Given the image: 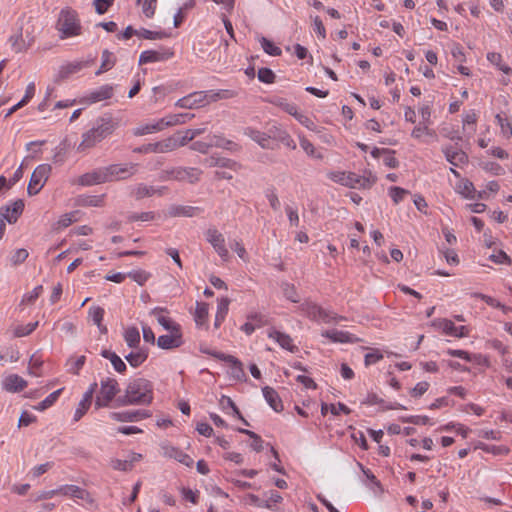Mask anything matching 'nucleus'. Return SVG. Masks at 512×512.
<instances>
[{"label": "nucleus", "mask_w": 512, "mask_h": 512, "mask_svg": "<svg viewBox=\"0 0 512 512\" xmlns=\"http://www.w3.org/2000/svg\"><path fill=\"white\" fill-rule=\"evenodd\" d=\"M121 405H149L153 401V385L144 378H137L128 383L125 393L118 399Z\"/></svg>", "instance_id": "1"}, {"label": "nucleus", "mask_w": 512, "mask_h": 512, "mask_svg": "<svg viewBox=\"0 0 512 512\" xmlns=\"http://www.w3.org/2000/svg\"><path fill=\"white\" fill-rule=\"evenodd\" d=\"M117 127L112 117L98 118L91 129L83 133L82 141L77 146L78 152H86L111 135Z\"/></svg>", "instance_id": "2"}, {"label": "nucleus", "mask_w": 512, "mask_h": 512, "mask_svg": "<svg viewBox=\"0 0 512 512\" xmlns=\"http://www.w3.org/2000/svg\"><path fill=\"white\" fill-rule=\"evenodd\" d=\"M56 29L59 32V38L62 40L81 35L82 26L77 12L71 8L62 9L59 13Z\"/></svg>", "instance_id": "3"}, {"label": "nucleus", "mask_w": 512, "mask_h": 512, "mask_svg": "<svg viewBox=\"0 0 512 512\" xmlns=\"http://www.w3.org/2000/svg\"><path fill=\"white\" fill-rule=\"evenodd\" d=\"M202 171L195 167H173L170 169L162 170L159 179L162 181H187L191 184L200 180Z\"/></svg>", "instance_id": "4"}, {"label": "nucleus", "mask_w": 512, "mask_h": 512, "mask_svg": "<svg viewBox=\"0 0 512 512\" xmlns=\"http://www.w3.org/2000/svg\"><path fill=\"white\" fill-rule=\"evenodd\" d=\"M138 164L128 163L125 165L111 164L104 169L105 180L107 182L125 180L132 177L137 172Z\"/></svg>", "instance_id": "5"}, {"label": "nucleus", "mask_w": 512, "mask_h": 512, "mask_svg": "<svg viewBox=\"0 0 512 512\" xmlns=\"http://www.w3.org/2000/svg\"><path fill=\"white\" fill-rule=\"evenodd\" d=\"M100 391L95 400L97 408L107 407L119 392V385L114 378H105L101 380Z\"/></svg>", "instance_id": "6"}, {"label": "nucleus", "mask_w": 512, "mask_h": 512, "mask_svg": "<svg viewBox=\"0 0 512 512\" xmlns=\"http://www.w3.org/2000/svg\"><path fill=\"white\" fill-rule=\"evenodd\" d=\"M51 170L52 168L49 164H41L35 168L27 188L29 195H36L40 192L48 180Z\"/></svg>", "instance_id": "7"}, {"label": "nucleus", "mask_w": 512, "mask_h": 512, "mask_svg": "<svg viewBox=\"0 0 512 512\" xmlns=\"http://www.w3.org/2000/svg\"><path fill=\"white\" fill-rule=\"evenodd\" d=\"M57 489L58 495L82 500L89 506H93L95 504V500L92 497L91 493L88 490L81 488L77 485L66 484L58 487Z\"/></svg>", "instance_id": "8"}, {"label": "nucleus", "mask_w": 512, "mask_h": 512, "mask_svg": "<svg viewBox=\"0 0 512 512\" xmlns=\"http://www.w3.org/2000/svg\"><path fill=\"white\" fill-rule=\"evenodd\" d=\"M206 240L212 245L215 252L220 256L223 261H227L230 257L229 251L226 248L225 238L221 232L216 228H209L205 232Z\"/></svg>", "instance_id": "9"}, {"label": "nucleus", "mask_w": 512, "mask_h": 512, "mask_svg": "<svg viewBox=\"0 0 512 512\" xmlns=\"http://www.w3.org/2000/svg\"><path fill=\"white\" fill-rule=\"evenodd\" d=\"M176 150L175 149V139L172 138V136H169L168 138L154 142V143H148L145 145H142L140 147H137L134 149V152L136 153H168Z\"/></svg>", "instance_id": "10"}, {"label": "nucleus", "mask_w": 512, "mask_h": 512, "mask_svg": "<svg viewBox=\"0 0 512 512\" xmlns=\"http://www.w3.org/2000/svg\"><path fill=\"white\" fill-rule=\"evenodd\" d=\"M345 186L350 188H370L375 184L377 178L369 172L367 176L358 175L353 172H347L345 175Z\"/></svg>", "instance_id": "11"}, {"label": "nucleus", "mask_w": 512, "mask_h": 512, "mask_svg": "<svg viewBox=\"0 0 512 512\" xmlns=\"http://www.w3.org/2000/svg\"><path fill=\"white\" fill-rule=\"evenodd\" d=\"M24 210V202L21 199L14 201L11 205H5L0 208V215L8 223H15Z\"/></svg>", "instance_id": "12"}, {"label": "nucleus", "mask_w": 512, "mask_h": 512, "mask_svg": "<svg viewBox=\"0 0 512 512\" xmlns=\"http://www.w3.org/2000/svg\"><path fill=\"white\" fill-rule=\"evenodd\" d=\"M183 344L182 331L169 332V334L161 335L157 339V345L161 349H174Z\"/></svg>", "instance_id": "13"}, {"label": "nucleus", "mask_w": 512, "mask_h": 512, "mask_svg": "<svg viewBox=\"0 0 512 512\" xmlns=\"http://www.w3.org/2000/svg\"><path fill=\"white\" fill-rule=\"evenodd\" d=\"M110 417L118 422H134L150 417V413L147 410L112 412Z\"/></svg>", "instance_id": "14"}, {"label": "nucleus", "mask_w": 512, "mask_h": 512, "mask_svg": "<svg viewBox=\"0 0 512 512\" xmlns=\"http://www.w3.org/2000/svg\"><path fill=\"white\" fill-rule=\"evenodd\" d=\"M442 152L446 160L453 166H460L468 162L467 154L461 149H456L451 145L444 146Z\"/></svg>", "instance_id": "15"}, {"label": "nucleus", "mask_w": 512, "mask_h": 512, "mask_svg": "<svg viewBox=\"0 0 512 512\" xmlns=\"http://www.w3.org/2000/svg\"><path fill=\"white\" fill-rule=\"evenodd\" d=\"M77 183L81 186H93L106 183L103 167L81 175L78 178Z\"/></svg>", "instance_id": "16"}, {"label": "nucleus", "mask_w": 512, "mask_h": 512, "mask_svg": "<svg viewBox=\"0 0 512 512\" xmlns=\"http://www.w3.org/2000/svg\"><path fill=\"white\" fill-rule=\"evenodd\" d=\"M244 134L255 141L263 149H274L271 141V133L266 134L251 127L244 129Z\"/></svg>", "instance_id": "17"}, {"label": "nucleus", "mask_w": 512, "mask_h": 512, "mask_svg": "<svg viewBox=\"0 0 512 512\" xmlns=\"http://www.w3.org/2000/svg\"><path fill=\"white\" fill-rule=\"evenodd\" d=\"M89 65V61H74L66 63L60 66L58 74L56 76V81L64 80L68 78L70 75L81 71L83 68L88 67Z\"/></svg>", "instance_id": "18"}, {"label": "nucleus", "mask_w": 512, "mask_h": 512, "mask_svg": "<svg viewBox=\"0 0 512 512\" xmlns=\"http://www.w3.org/2000/svg\"><path fill=\"white\" fill-rule=\"evenodd\" d=\"M113 96V86L103 85L96 90L89 92L83 99L84 102L92 104L110 99Z\"/></svg>", "instance_id": "19"}, {"label": "nucleus", "mask_w": 512, "mask_h": 512, "mask_svg": "<svg viewBox=\"0 0 512 512\" xmlns=\"http://www.w3.org/2000/svg\"><path fill=\"white\" fill-rule=\"evenodd\" d=\"M173 56V52L170 50L156 51V50H145L140 54L139 64L153 63L159 61H165Z\"/></svg>", "instance_id": "20"}, {"label": "nucleus", "mask_w": 512, "mask_h": 512, "mask_svg": "<svg viewBox=\"0 0 512 512\" xmlns=\"http://www.w3.org/2000/svg\"><path fill=\"white\" fill-rule=\"evenodd\" d=\"M206 131V128H195V129H187L185 132H177L172 135V138L175 139V149L185 146L188 142L192 141L195 137L203 134Z\"/></svg>", "instance_id": "21"}, {"label": "nucleus", "mask_w": 512, "mask_h": 512, "mask_svg": "<svg viewBox=\"0 0 512 512\" xmlns=\"http://www.w3.org/2000/svg\"><path fill=\"white\" fill-rule=\"evenodd\" d=\"M163 454L168 458L177 460L187 467H191L194 463L193 459L188 454L174 446H164Z\"/></svg>", "instance_id": "22"}, {"label": "nucleus", "mask_w": 512, "mask_h": 512, "mask_svg": "<svg viewBox=\"0 0 512 512\" xmlns=\"http://www.w3.org/2000/svg\"><path fill=\"white\" fill-rule=\"evenodd\" d=\"M175 105L183 109H195L202 107L204 106L202 93L201 91L193 92L185 97L180 98Z\"/></svg>", "instance_id": "23"}, {"label": "nucleus", "mask_w": 512, "mask_h": 512, "mask_svg": "<svg viewBox=\"0 0 512 512\" xmlns=\"http://www.w3.org/2000/svg\"><path fill=\"white\" fill-rule=\"evenodd\" d=\"M268 337L277 342L281 348L290 352H294L297 349L296 346L293 345V340L288 334L282 333L274 328L268 331Z\"/></svg>", "instance_id": "24"}, {"label": "nucleus", "mask_w": 512, "mask_h": 512, "mask_svg": "<svg viewBox=\"0 0 512 512\" xmlns=\"http://www.w3.org/2000/svg\"><path fill=\"white\" fill-rule=\"evenodd\" d=\"M165 309L161 307H156L151 311V314L155 315L157 317L158 323L167 331L169 332H177L181 331V326L173 321L171 318L166 317L162 315L161 313L164 312Z\"/></svg>", "instance_id": "25"}, {"label": "nucleus", "mask_w": 512, "mask_h": 512, "mask_svg": "<svg viewBox=\"0 0 512 512\" xmlns=\"http://www.w3.org/2000/svg\"><path fill=\"white\" fill-rule=\"evenodd\" d=\"M193 118H194V114L180 113V114L168 115L159 120H160L162 129L164 130L165 128H168V127L184 124V123L192 120Z\"/></svg>", "instance_id": "26"}, {"label": "nucleus", "mask_w": 512, "mask_h": 512, "mask_svg": "<svg viewBox=\"0 0 512 512\" xmlns=\"http://www.w3.org/2000/svg\"><path fill=\"white\" fill-rule=\"evenodd\" d=\"M262 392L266 402L274 411L281 412L283 410L282 400L275 389L265 386L262 388Z\"/></svg>", "instance_id": "27"}, {"label": "nucleus", "mask_w": 512, "mask_h": 512, "mask_svg": "<svg viewBox=\"0 0 512 512\" xmlns=\"http://www.w3.org/2000/svg\"><path fill=\"white\" fill-rule=\"evenodd\" d=\"M27 386V382L16 374L9 375L3 381V388L9 392H20Z\"/></svg>", "instance_id": "28"}, {"label": "nucleus", "mask_w": 512, "mask_h": 512, "mask_svg": "<svg viewBox=\"0 0 512 512\" xmlns=\"http://www.w3.org/2000/svg\"><path fill=\"white\" fill-rule=\"evenodd\" d=\"M363 404H366V405H383L382 409L383 410H394V409H406L405 406L401 405L400 403H397V402H391V403H385V401L380 398L377 394L375 393H369L366 397V399L363 401Z\"/></svg>", "instance_id": "29"}, {"label": "nucleus", "mask_w": 512, "mask_h": 512, "mask_svg": "<svg viewBox=\"0 0 512 512\" xmlns=\"http://www.w3.org/2000/svg\"><path fill=\"white\" fill-rule=\"evenodd\" d=\"M269 132L271 133V140H277L291 150L296 149V143L287 131L274 127Z\"/></svg>", "instance_id": "30"}, {"label": "nucleus", "mask_w": 512, "mask_h": 512, "mask_svg": "<svg viewBox=\"0 0 512 512\" xmlns=\"http://www.w3.org/2000/svg\"><path fill=\"white\" fill-rule=\"evenodd\" d=\"M443 332L447 335L462 338L468 335V328L466 326H455V324L448 319L442 321Z\"/></svg>", "instance_id": "31"}, {"label": "nucleus", "mask_w": 512, "mask_h": 512, "mask_svg": "<svg viewBox=\"0 0 512 512\" xmlns=\"http://www.w3.org/2000/svg\"><path fill=\"white\" fill-rule=\"evenodd\" d=\"M201 212L199 207L174 205L169 209V215L173 217H194Z\"/></svg>", "instance_id": "32"}, {"label": "nucleus", "mask_w": 512, "mask_h": 512, "mask_svg": "<svg viewBox=\"0 0 512 512\" xmlns=\"http://www.w3.org/2000/svg\"><path fill=\"white\" fill-rule=\"evenodd\" d=\"M322 336L329 338L333 342H340V343L354 342L356 340L354 335L350 334L349 332L339 331L336 329L327 330L322 333Z\"/></svg>", "instance_id": "33"}, {"label": "nucleus", "mask_w": 512, "mask_h": 512, "mask_svg": "<svg viewBox=\"0 0 512 512\" xmlns=\"http://www.w3.org/2000/svg\"><path fill=\"white\" fill-rule=\"evenodd\" d=\"M148 358V350L146 348H138L137 351L131 352L125 356V359L132 367H139Z\"/></svg>", "instance_id": "34"}, {"label": "nucleus", "mask_w": 512, "mask_h": 512, "mask_svg": "<svg viewBox=\"0 0 512 512\" xmlns=\"http://www.w3.org/2000/svg\"><path fill=\"white\" fill-rule=\"evenodd\" d=\"M162 130L163 129H162V126L160 124V120H157V121H154V122H151V123L139 125L138 127H136L133 130V134L135 136H144V135H147V134H152V133L160 132Z\"/></svg>", "instance_id": "35"}, {"label": "nucleus", "mask_w": 512, "mask_h": 512, "mask_svg": "<svg viewBox=\"0 0 512 512\" xmlns=\"http://www.w3.org/2000/svg\"><path fill=\"white\" fill-rule=\"evenodd\" d=\"M156 194V188L153 186H148L146 184L140 183L133 187L131 191V195L137 199L140 200L145 197H151Z\"/></svg>", "instance_id": "36"}, {"label": "nucleus", "mask_w": 512, "mask_h": 512, "mask_svg": "<svg viewBox=\"0 0 512 512\" xmlns=\"http://www.w3.org/2000/svg\"><path fill=\"white\" fill-rule=\"evenodd\" d=\"M229 303H230V301L228 298H221L218 300L217 313L215 315V322H214V326L216 328H218L222 324V322L225 320L226 315L228 313Z\"/></svg>", "instance_id": "37"}, {"label": "nucleus", "mask_w": 512, "mask_h": 512, "mask_svg": "<svg viewBox=\"0 0 512 512\" xmlns=\"http://www.w3.org/2000/svg\"><path fill=\"white\" fill-rule=\"evenodd\" d=\"M101 356L106 359H109L111 364L113 365V368L118 373H123L126 371V364L116 353L111 352L109 350H102Z\"/></svg>", "instance_id": "38"}, {"label": "nucleus", "mask_w": 512, "mask_h": 512, "mask_svg": "<svg viewBox=\"0 0 512 512\" xmlns=\"http://www.w3.org/2000/svg\"><path fill=\"white\" fill-rule=\"evenodd\" d=\"M209 306L205 302H197L194 319L197 326H203L207 323Z\"/></svg>", "instance_id": "39"}, {"label": "nucleus", "mask_w": 512, "mask_h": 512, "mask_svg": "<svg viewBox=\"0 0 512 512\" xmlns=\"http://www.w3.org/2000/svg\"><path fill=\"white\" fill-rule=\"evenodd\" d=\"M116 63V58L115 56L113 55L112 52L108 51V50H104L102 52V62H101V66L100 68L96 71V75H100L106 71H109L110 69H112V67L115 65Z\"/></svg>", "instance_id": "40"}, {"label": "nucleus", "mask_w": 512, "mask_h": 512, "mask_svg": "<svg viewBox=\"0 0 512 512\" xmlns=\"http://www.w3.org/2000/svg\"><path fill=\"white\" fill-rule=\"evenodd\" d=\"M89 317L92 319L94 324L97 325L101 333H106L107 328L102 325V320L104 317V309L100 306H93L89 309Z\"/></svg>", "instance_id": "41"}, {"label": "nucleus", "mask_w": 512, "mask_h": 512, "mask_svg": "<svg viewBox=\"0 0 512 512\" xmlns=\"http://www.w3.org/2000/svg\"><path fill=\"white\" fill-rule=\"evenodd\" d=\"M124 339L130 348H138L140 344V333L136 327H129L124 333Z\"/></svg>", "instance_id": "42"}, {"label": "nucleus", "mask_w": 512, "mask_h": 512, "mask_svg": "<svg viewBox=\"0 0 512 512\" xmlns=\"http://www.w3.org/2000/svg\"><path fill=\"white\" fill-rule=\"evenodd\" d=\"M90 393H84L82 400L79 402L78 407L74 413V421H79L87 412L91 405L92 398L89 397Z\"/></svg>", "instance_id": "43"}, {"label": "nucleus", "mask_w": 512, "mask_h": 512, "mask_svg": "<svg viewBox=\"0 0 512 512\" xmlns=\"http://www.w3.org/2000/svg\"><path fill=\"white\" fill-rule=\"evenodd\" d=\"M320 309L321 306L313 302H305L300 306V310L303 312V314L313 321L318 319Z\"/></svg>", "instance_id": "44"}, {"label": "nucleus", "mask_w": 512, "mask_h": 512, "mask_svg": "<svg viewBox=\"0 0 512 512\" xmlns=\"http://www.w3.org/2000/svg\"><path fill=\"white\" fill-rule=\"evenodd\" d=\"M78 211L63 214L56 223V229H63L78 221Z\"/></svg>", "instance_id": "45"}, {"label": "nucleus", "mask_w": 512, "mask_h": 512, "mask_svg": "<svg viewBox=\"0 0 512 512\" xmlns=\"http://www.w3.org/2000/svg\"><path fill=\"white\" fill-rule=\"evenodd\" d=\"M86 361V357L84 355L79 356L77 358H69L67 361L68 372L74 375H78L79 371L82 369Z\"/></svg>", "instance_id": "46"}, {"label": "nucleus", "mask_w": 512, "mask_h": 512, "mask_svg": "<svg viewBox=\"0 0 512 512\" xmlns=\"http://www.w3.org/2000/svg\"><path fill=\"white\" fill-rule=\"evenodd\" d=\"M238 432L248 435L252 439L251 448L256 452H260L263 449V440L262 438L253 431L239 428Z\"/></svg>", "instance_id": "47"}, {"label": "nucleus", "mask_w": 512, "mask_h": 512, "mask_svg": "<svg viewBox=\"0 0 512 512\" xmlns=\"http://www.w3.org/2000/svg\"><path fill=\"white\" fill-rule=\"evenodd\" d=\"M300 146L308 156L316 159H323V154L318 152L314 145L305 137L300 138Z\"/></svg>", "instance_id": "48"}, {"label": "nucleus", "mask_w": 512, "mask_h": 512, "mask_svg": "<svg viewBox=\"0 0 512 512\" xmlns=\"http://www.w3.org/2000/svg\"><path fill=\"white\" fill-rule=\"evenodd\" d=\"M477 448L483 450L486 453H491L494 455H506L509 452V449L506 446H496L485 443H479Z\"/></svg>", "instance_id": "49"}, {"label": "nucleus", "mask_w": 512, "mask_h": 512, "mask_svg": "<svg viewBox=\"0 0 512 512\" xmlns=\"http://www.w3.org/2000/svg\"><path fill=\"white\" fill-rule=\"evenodd\" d=\"M220 405L222 406L223 409H225L226 407L231 408L233 410V414L235 416H237L245 425H249L247 420H245L243 418V416L241 415L239 409L237 408V406L235 405V403L233 402V400L230 397L222 396V398L220 400Z\"/></svg>", "instance_id": "50"}, {"label": "nucleus", "mask_w": 512, "mask_h": 512, "mask_svg": "<svg viewBox=\"0 0 512 512\" xmlns=\"http://www.w3.org/2000/svg\"><path fill=\"white\" fill-rule=\"evenodd\" d=\"M235 362H229L231 365V376L236 380H246V374L244 372L242 363L234 357Z\"/></svg>", "instance_id": "51"}, {"label": "nucleus", "mask_w": 512, "mask_h": 512, "mask_svg": "<svg viewBox=\"0 0 512 512\" xmlns=\"http://www.w3.org/2000/svg\"><path fill=\"white\" fill-rule=\"evenodd\" d=\"M477 122V115L475 112L471 111L467 113L463 118V128L468 131L469 135H472L475 131V124Z\"/></svg>", "instance_id": "52"}, {"label": "nucleus", "mask_w": 512, "mask_h": 512, "mask_svg": "<svg viewBox=\"0 0 512 512\" xmlns=\"http://www.w3.org/2000/svg\"><path fill=\"white\" fill-rule=\"evenodd\" d=\"M260 43H261V47L263 48V50L271 55V56H279L281 55L282 51L281 49L276 46L272 41H270L269 39L265 38V37H262L260 39Z\"/></svg>", "instance_id": "53"}, {"label": "nucleus", "mask_w": 512, "mask_h": 512, "mask_svg": "<svg viewBox=\"0 0 512 512\" xmlns=\"http://www.w3.org/2000/svg\"><path fill=\"white\" fill-rule=\"evenodd\" d=\"M138 37H141L143 39H149V40H156V39H162L166 37V33L162 31H151L145 28H142L138 30L137 33Z\"/></svg>", "instance_id": "54"}, {"label": "nucleus", "mask_w": 512, "mask_h": 512, "mask_svg": "<svg viewBox=\"0 0 512 512\" xmlns=\"http://www.w3.org/2000/svg\"><path fill=\"white\" fill-rule=\"evenodd\" d=\"M29 256V253L26 249L20 248L13 252L10 257V262L13 266H18L23 263Z\"/></svg>", "instance_id": "55"}, {"label": "nucleus", "mask_w": 512, "mask_h": 512, "mask_svg": "<svg viewBox=\"0 0 512 512\" xmlns=\"http://www.w3.org/2000/svg\"><path fill=\"white\" fill-rule=\"evenodd\" d=\"M38 326V322L17 326L14 330L15 337H24L31 334Z\"/></svg>", "instance_id": "56"}, {"label": "nucleus", "mask_w": 512, "mask_h": 512, "mask_svg": "<svg viewBox=\"0 0 512 512\" xmlns=\"http://www.w3.org/2000/svg\"><path fill=\"white\" fill-rule=\"evenodd\" d=\"M344 317L337 316L336 314L332 313L331 311L325 310L321 307L320 312L318 314V319L316 321H321L324 323H331L332 321H339L343 320Z\"/></svg>", "instance_id": "57"}, {"label": "nucleus", "mask_w": 512, "mask_h": 512, "mask_svg": "<svg viewBox=\"0 0 512 512\" xmlns=\"http://www.w3.org/2000/svg\"><path fill=\"white\" fill-rule=\"evenodd\" d=\"M111 467L118 471H130L133 468V460L112 459Z\"/></svg>", "instance_id": "58"}, {"label": "nucleus", "mask_w": 512, "mask_h": 512, "mask_svg": "<svg viewBox=\"0 0 512 512\" xmlns=\"http://www.w3.org/2000/svg\"><path fill=\"white\" fill-rule=\"evenodd\" d=\"M142 5V12L147 18H152L156 10L157 0H138Z\"/></svg>", "instance_id": "59"}, {"label": "nucleus", "mask_w": 512, "mask_h": 512, "mask_svg": "<svg viewBox=\"0 0 512 512\" xmlns=\"http://www.w3.org/2000/svg\"><path fill=\"white\" fill-rule=\"evenodd\" d=\"M275 105L280 107L286 113L295 116L298 112L297 106L294 103L287 102L286 99L279 98L274 101Z\"/></svg>", "instance_id": "60"}, {"label": "nucleus", "mask_w": 512, "mask_h": 512, "mask_svg": "<svg viewBox=\"0 0 512 512\" xmlns=\"http://www.w3.org/2000/svg\"><path fill=\"white\" fill-rule=\"evenodd\" d=\"M408 193L409 192L407 190L397 186H392L389 189V195L395 204L400 203Z\"/></svg>", "instance_id": "61"}, {"label": "nucleus", "mask_w": 512, "mask_h": 512, "mask_svg": "<svg viewBox=\"0 0 512 512\" xmlns=\"http://www.w3.org/2000/svg\"><path fill=\"white\" fill-rule=\"evenodd\" d=\"M43 291V286H36L30 293H27L23 296L21 303L22 304H32L36 301V299L40 296Z\"/></svg>", "instance_id": "62"}, {"label": "nucleus", "mask_w": 512, "mask_h": 512, "mask_svg": "<svg viewBox=\"0 0 512 512\" xmlns=\"http://www.w3.org/2000/svg\"><path fill=\"white\" fill-rule=\"evenodd\" d=\"M258 79L263 83H273L275 80L274 72L269 68H261L258 71Z\"/></svg>", "instance_id": "63"}, {"label": "nucleus", "mask_w": 512, "mask_h": 512, "mask_svg": "<svg viewBox=\"0 0 512 512\" xmlns=\"http://www.w3.org/2000/svg\"><path fill=\"white\" fill-rule=\"evenodd\" d=\"M128 276L139 285H143L150 277V274L144 270L132 271Z\"/></svg>", "instance_id": "64"}]
</instances>
